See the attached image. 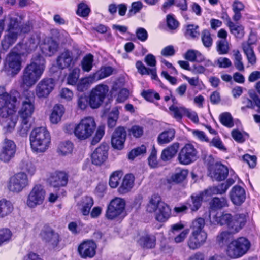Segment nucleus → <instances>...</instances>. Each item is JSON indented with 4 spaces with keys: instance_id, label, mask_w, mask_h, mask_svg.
Masks as SVG:
<instances>
[{
    "instance_id": "nucleus-1",
    "label": "nucleus",
    "mask_w": 260,
    "mask_h": 260,
    "mask_svg": "<svg viewBox=\"0 0 260 260\" xmlns=\"http://www.w3.org/2000/svg\"><path fill=\"white\" fill-rule=\"evenodd\" d=\"M17 99V107L20 103H21V107L19 111L21 120L19 132L21 136L24 137L27 135L31 126L30 120L35 110V96L31 92L27 90L24 91L21 95L19 94Z\"/></svg>"
},
{
    "instance_id": "nucleus-2",
    "label": "nucleus",
    "mask_w": 260,
    "mask_h": 260,
    "mask_svg": "<svg viewBox=\"0 0 260 260\" xmlns=\"http://www.w3.org/2000/svg\"><path fill=\"white\" fill-rule=\"evenodd\" d=\"M29 140L33 151L36 153H43L48 148L51 138L46 128L40 127L36 128L31 131Z\"/></svg>"
},
{
    "instance_id": "nucleus-3",
    "label": "nucleus",
    "mask_w": 260,
    "mask_h": 260,
    "mask_svg": "<svg viewBox=\"0 0 260 260\" xmlns=\"http://www.w3.org/2000/svg\"><path fill=\"white\" fill-rule=\"evenodd\" d=\"M18 95L19 93L16 91L0 94V115L2 117H6L15 112Z\"/></svg>"
},
{
    "instance_id": "nucleus-4",
    "label": "nucleus",
    "mask_w": 260,
    "mask_h": 260,
    "mask_svg": "<svg viewBox=\"0 0 260 260\" xmlns=\"http://www.w3.org/2000/svg\"><path fill=\"white\" fill-rule=\"evenodd\" d=\"M250 241L246 238L241 237L231 241L228 245L226 254L231 258L242 257L249 250Z\"/></svg>"
},
{
    "instance_id": "nucleus-5",
    "label": "nucleus",
    "mask_w": 260,
    "mask_h": 260,
    "mask_svg": "<svg viewBox=\"0 0 260 260\" xmlns=\"http://www.w3.org/2000/svg\"><path fill=\"white\" fill-rule=\"evenodd\" d=\"M95 127L94 119L91 117H87L82 119L74 127V133L78 139L85 140L92 135Z\"/></svg>"
},
{
    "instance_id": "nucleus-6",
    "label": "nucleus",
    "mask_w": 260,
    "mask_h": 260,
    "mask_svg": "<svg viewBox=\"0 0 260 260\" xmlns=\"http://www.w3.org/2000/svg\"><path fill=\"white\" fill-rule=\"evenodd\" d=\"M81 52L77 47H73L71 50H65L56 59L58 67L60 69H64L73 67L78 60Z\"/></svg>"
},
{
    "instance_id": "nucleus-7",
    "label": "nucleus",
    "mask_w": 260,
    "mask_h": 260,
    "mask_svg": "<svg viewBox=\"0 0 260 260\" xmlns=\"http://www.w3.org/2000/svg\"><path fill=\"white\" fill-rule=\"evenodd\" d=\"M43 72L32 64H27L23 71L21 77L23 86L30 87L35 85L41 78Z\"/></svg>"
},
{
    "instance_id": "nucleus-8",
    "label": "nucleus",
    "mask_w": 260,
    "mask_h": 260,
    "mask_svg": "<svg viewBox=\"0 0 260 260\" xmlns=\"http://www.w3.org/2000/svg\"><path fill=\"white\" fill-rule=\"evenodd\" d=\"M109 91L108 86L100 84L93 88L89 95V105L92 109L99 108L105 100Z\"/></svg>"
},
{
    "instance_id": "nucleus-9",
    "label": "nucleus",
    "mask_w": 260,
    "mask_h": 260,
    "mask_svg": "<svg viewBox=\"0 0 260 260\" xmlns=\"http://www.w3.org/2000/svg\"><path fill=\"white\" fill-rule=\"evenodd\" d=\"M198 151L191 144H186L179 152L177 159L180 164L187 165L195 161L198 158Z\"/></svg>"
},
{
    "instance_id": "nucleus-10",
    "label": "nucleus",
    "mask_w": 260,
    "mask_h": 260,
    "mask_svg": "<svg viewBox=\"0 0 260 260\" xmlns=\"http://www.w3.org/2000/svg\"><path fill=\"white\" fill-rule=\"evenodd\" d=\"M45 196V191L40 184L35 185L29 192L27 201V205L31 208L43 204Z\"/></svg>"
},
{
    "instance_id": "nucleus-11",
    "label": "nucleus",
    "mask_w": 260,
    "mask_h": 260,
    "mask_svg": "<svg viewBox=\"0 0 260 260\" xmlns=\"http://www.w3.org/2000/svg\"><path fill=\"white\" fill-rule=\"evenodd\" d=\"M28 185L27 176L24 172H20L10 178L8 188L12 192H19Z\"/></svg>"
},
{
    "instance_id": "nucleus-12",
    "label": "nucleus",
    "mask_w": 260,
    "mask_h": 260,
    "mask_svg": "<svg viewBox=\"0 0 260 260\" xmlns=\"http://www.w3.org/2000/svg\"><path fill=\"white\" fill-rule=\"evenodd\" d=\"M20 55L12 49L6 58L5 68L13 75L17 74L21 70V58Z\"/></svg>"
},
{
    "instance_id": "nucleus-13",
    "label": "nucleus",
    "mask_w": 260,
    "mask_h": 260,
    "mask_svg": "<svg viewBox=\"0 0 260 260\" xmlns=\"http://www.w3.org/2000/svg\"><path fill=\"white\" fill-rule=\"evenodd\" d=\"M125 206V201L120 198H115L112 200L108 206L106 217L113 219L120 215L124 211Z\"/></svg>"
},
{
    "instance_id": "nucleus-14",
    "label": "nucleus",
    "mask_w": 260,
    "mask_h": 260,
    "mask_svg": "<svg viewBox=\"0 0 260 260\" xmlns=\"http://www.w3.org/2000/svg\"><path fill=\"white\" fill-rule=\"evenodd\" d=\"M96 248L97 245L93 240H84L78 246V252L82 258H91L96 254Z\"/></svg>"
},
{
    "instance_id": "nucleus-15",
    "label": "nucleus",
    "mask_w": 260,
    "mask_h": 260,
    "mask_svg": "<svg viewBox=\"0 0 260 260\" xmlns=\"http://www.w3.org/2000/svg\"><path fill=\"white\" fill-rule=\"evenodd\" d=\"M54 86L55 81L52 78L43 79L36 87V94L39 98H46L53 90Z\"/></svg>"
},
{
    "instance_id": "nucleus-16",
    "label": "nucleus",
    "mask_w": 260,
    "mask_h": 260,
    "mask_svg": "<svg viewBox=\"0 0 260 260\" xmlns=\"http://www.w3.org/2000/svg\"><path fill=\"white\" fill-rule=\"evenodd\" d=\"M16 152V145L10 140L5 139L0 151V160L7 162L14 156Z\"/></svg>"
},
{
    "instance_id": "nucleus-17",
    "label": "nucleus",
    "mask_w": 260,
    "mask_h": 260,
    "mask_svg": "<svg viewBox=\"0 0 260 260\" xmlns=\"http://www.w3.org/2000/svg\"><path fill=\"white\" fill-rule=\"evenodd\" d=\"M41 236L43 241L53 248L57 247L60 241L59 234L49 227L42 230Z\"/></svg>"
},
{
    "instance_id": "nucleus-18",
    "label": "nucleus",
    "mask_w": 260,
    "mask_h": 260,
    "mask_svg": "<svg viewBox=\"0 0 260 260\" xmlns=\"http://www.w3.org/2000/svg\"><path fill=\"white\" fill-rule=\"evenodd\" d=\"M126 138V132L123 127L119 126L114 131L111 138V144L113 148L121 150Z\"/></svg>"
},
{
    "instance_id": "nucleus-19",
    "label": "nucleus",
    "mask_w": 260,
    "mask_h": 260,
    "mask_svg": "<svg viewBox=\"0 0 260 260\" xmlns=\"http://www.w3.org/2000/svg\"><path fill=\"white\" fill-rule=\"evenodd\" d=\"M229 174L228 168L220 163H216L209 170V176L213 180L221 181L224 180Z\"/></svg>"
},
{
    "instance_id": "nucleus-20",
    "label": "nucleus",
    "mask_w": 260,
    "mask_h": 260,
    "mask_svg": "<svg viewBox=\"0 0 260 260\" xmlns=\"http://www.w3.org/2000/svg\"><path fill=\"white\" fill-rule=\"evenodd\" d=\"M207 238L205 232H192L187 241L188 246L192 250L198 249L205 243Z\"/></svg>"
},
{
    "instance_id": "nucleus-21",
    "label": "nucleus",
    "mask_w": 260,
    "mask_h": 260,
    "mask_svg": "<svg viewBox=\"0 0 260 260\" xmlns=\"http://www.w3.org/2000/svg\"><path fill=\"white\" fill-rule=\"evenodd\" d=\"M108 146L102 144L93 151L91 155V162L96 166H100L108 158Z\"/></svg>"
},
{
    "instance_id": "nucleus-22",
    "label": "nucleus",
    "mask_w": 260,
    "mask_h": 260,
    "mask_svg": "<svg viewBox=\"0 0 260 260\" xmlns=\"http://www.w3.org/2000/svg\"><path fill=\"white\" fill-rule=\"evenodd\" d=\"M68 175L64 172H55L51 175L48 181L50 185L54 187L64 186L68 183Z\"/></svg>"
},
{
    "instance_id": "nucleus-23",
    "label": "nucleus",
    "mask_w": 260,
    "mask_h": 260,
    "mask_svg": "<svg viewBox=\"0 0 260 260\" xmlns=\"http://www.w3.org/2000/svg\"><path fill=\"white\" fill-rule=\"evenodd\" d=\"M37 47V44L34 38H30L24 43L19 42L13 48L20 55L29 53L35 50Z\"/></svg>"
},
{
    "instance_id": "nucleus-24",
    "label": "nucleus",
    "mask_w": 260,
    "mask_h": 260,
    "mask_svg": "<svg viewBox=\"0 0 260 260\" xmlns=\"http://www.w3.org/2000/svg\"><path fill=\"white\" fill-rule=\"evenodd\" d=\"M231 201L236 205H241L245 200V189L239 185L234 186L230 192Z\"/></svg>"
},
{
    "instance_id": "nucleus-25",
    "label": "nucleus",
    "mask_w": 260,
    "mask_h": 260,
    "mask_svg": "<svg viewBox=\"0 0 260 260\" xmlns=\"http://www.w3.org/2000/svg\"><path fill=\"white\" fill-rule=\"evenodd\" d=\"M155 212L156 220L160 222L166 221L171 215V209L165 203H160Z\"/></svg>"
},
{
    "instance_id": "nucleus-26",
    "label": "nucleus",
    "mask_w": 260,
    "mask_h": 260,
    "mask_svg": "<svg viewBox=\"0 0 260 260\" xmlns=\"http://www.w3.org/2000/svg\"><path fill=\"white\" fill-rule=\"evenodd\" d=\"M7 34L5 36L1 43L2 48L5 51H7L16 42L18 36L20 34V32L18 31H7Z\"/></svg>"
},
{
    "instance_id": "nucleus-27",
    "label": "nucleus",
    "mask_w": 260,
    "mask_h": 260,
    "mask_svg": "<svg viewBox=\"0 0 260 260\" xmlns=\"http://www.w3.org/2000/svg\"><path fill=\"white\" fill-rule=\"evenodd\" d=\"M179 148V143L175 142L164 149L161 154L160 158L164 161L171 160L176 154Z\"/></svg>"
},
{
    "instance_id": "nucleus-28",
    "label": "nucleus",
    "mask_w": 260,
    "mask_h": 260,
    "mask_svg": "<svg viewBox=\"0 0 260 260\" xmlns=\"http://www.w3.org/2000/svg\"><path fill=\"white\" fill-rule=\"evenodd\" d=\"M58 43L56 41L50 39L42 45V51L46 55L51 56L58 51Z\"/></svg>"
},
{
    "instance_id": "nucleus-29",
    "label": "nucleus",
    "mask_w": 260,
    "mask_h": 260,
    "mask_svg": "<svg viewBox=\"0 0 260 260\" xmlns=\"http://www.w3.org/2000/svg\"><path fill=\"white\" fill-rule=\"evenodd\" d=\"M93 203V200L90 197L85 196L82 198L78 203V206L83 215L86 216L89 214Z\"/></svg>"
},
{
    "instance_id": "nucleus-30",
    "label": "nucleus",
    "mask_w": 260,
    "mask_h": 260,
    "mask_svg": "<svg viewBox=\"0 0 260 260\" xmlns=\"http://www.w3.org/2000/svg\"><path fill=\"white\" fill-rule=\"evenodd\" d=\"M175 133V130L173 128H169L163 131L157 137L158 143L159 145H163L170 143L174 139Z\"/></svg>"
},
{
    "instance_id": "nucleus-31",
    "label": "nucleus",
    "mask_w": 260,
    "mask_h": 260,
    "mask_svg": "<svg viewBox=\"0 0 260 260\" xmlns=\"http://www.w3.org/2000/svg\"><path fill=\"white\" fill-rule=\"evenodd\" d=\"M134 177L132 174H127L123 179L122 183L118 188L120 194H125L131 190L134 185Z\"/></svg>"
},
{
    "instance_id": "nucleus-32",
    "label": "nucleus",
    "mask_w": 260,
    "mask_h": 260,
    "mask_svg": "<svg viewBox=\"0 0 260 260\" xmlns=\"http://www.w3.org/2000/svg\"><path fill=\"white\" fill-rule=\"evenodd\" d=\"M227 25L229 27L230 32L237 38H242L244 35V27L241 24H236L233 22L229 18Z\"/></svg>"
},
{
    "instance_id": "nucleus-33",
    "label": "nucleus",
    "mask_w": 260,
    "mask_h": 260,
    "mask_svg": "<svg viewBox=\"0 0 260 260\" xmlns=\"http://www.w3.org/2000/svg\"><path fill=\"white\" fill-rule=\"evenodd\" d=\"M246 222V216L245 214H237L233 216V219L232 220V224L236 226L237 229H232L231 233H235L238 232L240 230H241L245 225Z\"/></svg>"
},
{
    "instance_id": "nucleus-34",
    "label": "nucleus",
    "mask_w": 260,
    "mask_h": 260,
    "mask_svg": "<svg viewBox=\"0 0 260 260\" xmlns=\"http://www.w3.org/2000/svg\"><path fill=\"white\" fill-rule=\"evenodd\" d=\"M63 113V106L61 105H56L50 117L51 122L54 124L57 123L61 120Z\"/></svg>"
},
{
    "instance_id": "nucleus-35",
    "label": "nucleus",
    "mask_w": 260,
    "mask_h": 260,
    "mask_svg": "<svg viewBox=\"0 0 260 260\" xmlns=\"http://www.w3.org/2000/svg\"><path fill=\"white\" fill-rule=\"evenodd\" d=\"M136 66L138 72L142 74L151 75L152 79H157V76L156 74V68L149 69L146 68L143 63L140 61L136 62Z\"/></svg>"
},
{
    "instance_id": "nucleus-36",
    "label": "nucleus",
    "mask_w": 260,
    "mask_h": 260,
    "mask_svg": "<svg viewBox=\"0 0 260 260\" xmlns=\"http://www.w3.org/2000/svg\"><path fill=\"white\" fill-rule=\"evenodd\" d=\"M233 217L229 213L222 214L218 218L217 221L221 225H225L231 232L232 229H237L238 226L232 224Z\"/></svg>"
},
{
    "instance_id": "nucleus-37",
    "label": "nucleus",
    "mask_w": 260,
    "mask_h": 260,
    "mask_svg": "<svg viewBox=\"0 0 260 260\" xmlns=\"http://www.w3.org/2000/svg\"><path fill=\"white\" fill-rule=\"evenodd\" d=\"M13 210V206L9 201L6 200H0V218H3Z\"/></svg>"
},
{
    "instance_id": "nucleus-38",
    "label": "nucleus",
    "mask_w": 260,
    "mask_h": 260,
    "mask_svg": "<svg viewBox=\"0 0 260 260\" xmlns=\"http://www.w3.org/2000/svg\"><path fill=\"white\" fill-rule=\"evenodd\" d=\"M228 188L224 183H221L216 186H212L209 187L204 190V192L207 196H212L213 194H223L226 190Z\"/></svg>"
},
{
    "instance_id": "nucleus-39",
    "label": "nucleus",
    "mask_w": 260,
    "mask_h": 260,
    "mask_svg": "<svg viewBox=\"0 0 260 260\" xmlns=\"http://www.w3.org/2000/svg\"><path fill=\"white\" fill-rule=\"evenodd\" d=\"M243 51L247 57L248 62L251 65H254L256 62V57L252 46L248 44H242Z\"/></svg>"
},
{
    "instance_id": "nucleus-40",
    "label": "nucleus",
    "mask_w": 260,
    "mask_h": 260,
    "mask_svg": "<svg viewBox=\"0 0 260 260\" xmlns=\"http://www.w3.org/2000/svg\"><path fill=\"white\" fill-rule=\"evenodd\" d=\"M156 239L154 236L146 235L141 237L139 240L140 244L144 248H153L155 246Z\"/></svg>"
},
{
    "instance_id": "nucleus-41",
    "label": "nucleus",
    "mask_w": 260,
    "mask_h": 260,
    "mask_svg": "<svg viewBox=\"0 0 260 260\" xmlns=\"http://www.w3.org/2000/svg\"><path fill=\"white\" fill-rule=\"evenodd\" d=\"M160 203H164L161 201L160 197L157 195L154 194L152 196L150 199L149 202L147 206V211L149 212L152 213L158 208Z\"/></svg>"
},
{
    "instance_id": "nucleus-42",
    "label": "nucleus",
    "mask_w": 260,
    "mask_h": 260,
    "mask_svg": "<svg viewBox=\"0 0 260 260\" xmlns=\"http://www.w3.org/2000/svg\"><path fill=\"white\" fill-rule=\"evenodd\" d=\"M20 169L32 175L36 171V168L29 158L23 159L19 164Z\"/></svg>"
},
{
    "instance_id": "nucleus-43",
    "label": "nucleus",
    "mask_w": 260,
    "mask_h": 260,
    "mask_svg": "<svg viewBox=\"0 0 260 260\" xmlns=\"http://www.w3.org/2000/svg\"><path fill=\"white\" fill-rule=\"evenodd\" d=\"M185 58L190 61L201 62L204 60L202 54L197 50H189L185 54Z\"/></svg>"
},
{
    "instance_id": "nucleus-44",
    "label": "nucleus",
    "mask_w": 260,
    "mask_h": 260,
    "mask_svg": "<svg viewBox=\"0 0 260 260\" xmlns=\"http://www.w3.org/2000/svg\"><path fill=\"white\" fill-rule=\"evenodd\" d=\"M188 174V170L181 169L172 174L171 177V179L173 182L176 183H180L186 179Z\"/></svg>"
},
{
    "instance_id": "nucleus-45",
    "label": "nucleus",
    "mask_w": 260,
    "mask_h": 260,
    "mask_svg": "<svg viewBox=\"0 0 260 260\" xmlns=\"http://www.w3.org/2000/svg\"><path fill=\"white\" fill-rule=\"evenodd\" d=\"M210 205L212 209H219L228 206L227 200L224 197H214L210 202Z\"/></svg>"
},
{
    "instance_id": "nucleus-46",
    "label": "nucleus",
    "mask_w": 260,
    "mask_h": 260,
    "mask_svg": "<svg viewBox=\"0 0 260 260\" xmlns=\"http://www.w3.org/2000/svg\"><path fill=\"white\" fill-rule=\"evenodd\" d=\"M169 110L171 111V115L178 121L180 120L183 115L185 114L186 109L183 107H178L177 106L172 105L169 107Z\"/></svg>"
},
{
    "instance_id": "nucleus-47",
    "label": "nucleus",
    "mask_w": 260,
    "mask_h": 260,
    "mask_svg": "<svg viewBox=\"0 0 260 260\" xmlns=\"http://www.w3.org/2000/svg\"><path fill=\"white\" fill-rule=\"evenodd\" d=\"M119 110L117 107L114 108L109 113L108 118V126L110 128L114 127L119 117Z\"/></svg>"
},
{
    "instance_id": "nucleus-48",
    "label": "nucleus",
    "mask_w": 260,
    "mask_h": 260,
    "mask_svg": "<svg viewBox=\"0 0 260 260\" xmlns=\"http://www.w3.org/2000/svg\"><path fill=\"white\" fill-rule=\"evenodd\" d=\"M45 63V60L41 55L35 54L31 59V62L29 64H32L37 69H40L41 71L44 72Z\"/></svg>"
},
{
    "instance_id": "nucleus-49",
    "label": "nucleus",
    "mask_w": 260,
    "mask_h": 260,
    "mask_svg": "<svg viewBox=\"0 0 260 260\" xmlns=\"http://www.w3.org/2000/svg\"><path fill=\"white\" fill-rule=\"evenodd\" d=\"M93 56L92 54H88L85 56L81 61L82 70L85 72H89L93 67Z\"/></svg>"
},
{
    "instance_id": "nucleus-50",
    "label": "nucleus",
    "mask_w": 260,
    "mask_h": 260,
    "mask_svg": "<svg viewBox=\"0 0 260 260\" xmlns=\"http://www.w3.org/2000/svg\"><path fill=\"white\" fill-rule=\"evenodd\" d=\"M80 74V69L74 68L69 74L67 78V83L69 85H75L77 84Z\"/></svg>"
},
{
    "instance_id": "nucleus-51",
    "label": "nucleus",
    "mask_w": 260,
    "mask_h": 260,
    "mask_svg": "<svg viewBox=\"0 0 260 260\" xmlns=\"http://www.w3.org/2000/svg\"><path fill=\"white\" fill-rule=\"evenodd\" d=\"M92 77H86L80 80L77 84V89L79 91L83 92L86 90L92 83Z\"/></svg>"
},
{
    "instance_id": "nucleus-52",
    "label": "nucleus",
    "mask_w": 260,
    "mask_h": 260,
    "mask_svg": "<svg viewBox=\"0 0 260 260\" xmlns=\"http://www.w3.org/2000/svg\"><path fill=\"white\" fill-rule=\"evenodd\" d=\"M205 222L204 218L199 217L196 218L192 222L191 229L192 230V232H205L203 228L205 226Z\"/></svg>"
},
{
    "instance_id": "nucleus-53",
    "label": "nucleus",
    "mask_w": 260,
    "mask_h": 260,
    "mask_svg": "<svg viewBox=\"0 0 260 260\" xmlns=\"http://www.w3.org/2000/svg\"><path fill=\"white\" fill-rule=\"evenodd\" d=\"M205 195L206 194L205 193L204 191H203L199 194L191 196V200L192 202V206L191 207L192 211H196L199 209L201 206L202 201Z\"/></svg>"
},
{
    "instance_id": "nucleus-54",
    "label": "nucleus",
    "mask_w": 260,
    "mask_h": 260,
    "mask_svg": "<svg viewBox=\"0 0 260 260\" xmlns=\"http://www.w3.org/2000/svg\"><path fill=\"white\" fill-rule=\"evenodd\" d=\"M234 65L236 68L240 71H244V64L242 61V56L238 50H234Z\"/></svg>"
},
{
    "instance_id": "nucleus-55",
    "label": "nucleus",
    "mask_w": 260,
    "mask_h": 260,
    "mask_svg": "<svg viewBox=\"0 0 260 260\" xmlns=\"http://www.w3.org/2000/svg\"><path fill=\"white\" fill-rule=\"evenodd\" d=\"M73 149V145L71 142L66 141L60 144L58 150L62 155L71 153Z\"/></svg>"
},
{
    "instance_id": "nucleus-56",
    "label": "nucleus",
    "mask_w": 260,
    "mask_h": 260,
    "mask_svg": "<svg viewBox=\"0 0 260 260\" xmlns=\"http://www.w3.org/2000/svg\"><path fill=\"white\" fill-rule=\"evenodd\" d=\"M11 115L5 117L6 119L2 121V124L4 129L7 132H11L15 127L16 121L12 119Z\"/></svg>"
},
{
    "instance_id": "nucleus-57",
    "label": "nucleus",
    "mask_w": 260,
    "mask_h": 260,
    "mask_svg": "<svg viewBox=\"0 0 260 260\" xmlns=\"http://www.w3.org/2000/svg\"><path fill=\"white\" fill-rule=\"evenodd\" d=\"M90 12V9L85 3H81L78 6V9L76 11V13L79 16L85 17L88 16Z\"/></svg>"
},
{
    "instance_id": "nucleus-58",
    "label": "nucleus",
    "mask_w": 260,
    "mask_h": 260,
    "mask_svg": "<svg viewBox=\"0 0 260 260\" xmlns=\"http://www.w3.org/2000/svg\"><path fill=\"white\" fill-rule=\"evenodd\" d=\"M220 120L221 123L229 127H232L234 125L233 118L229 113H223L220 116Z\"/></svg>"
},
{
    "instance_id": "nucleus-59",
    "label": "nucleus",
    "mask_w": 260,
    "mask_h": 260,
    "mask_svg": "<svg viewBox=\"0 0 260 260\" xmlns=\"http://www.w3.org/2000/svg\"><path fill=\"white\" fill-rule=\"evenodd\" d=\"M121 177V173L120 171L114 172L110 176L109 179V185L112 188H116Z\"/></svg>"
},
{
    "instance_id": "nucleus-60",
    "label": "nucleus",
    "mask_w": 260,
    "mask_h": 260,
    "mask_svg": "<svg viewBox=\"0 0 260 260\" xmlns=\"http://www.w3.org/2000/svg\"><path fill=\"white\" fill-rule=\"evenodd\" d=\"M146 148L142 145L132 149L128 154V158L133 160L136 156L146 153Z\"/></svg>"
},
{
    "instance_id": "nucleus-61",
    "label": "nucleus",
    "mask_w": 260,
    "mask_h": 260,
    "mask_svg": "<svg viewBox=\"0 0 260 260\" xmlns=\"http://www.w3.org/2000/svg\"><path fill=\"white\" fill-rule=\"evenodd\" d=\"M199 26L190 24L187 25L185 32V36L190 37L192 38L198 37L199 36Z\"/></svg>"
},
{
    "instance_id": "nucleus-62",
    "label": "nucleus",
    "mask_w": 260,
    "mask_h": 260,
    "mask_svg": "<svg viewBox=\"0 0 260 260\" xmlns=\"http://www.w3.org/2000/svg\"><path fill=\"white\" fill-rule=\"evenodd\" d=\"M202 41L206 47H210L212 44V39L208 30H204L201 34Z\"/></svg>"
},
{
    "instance_id": "nucleus-63",
    "label": "nucleus",
    "mask_w": 260,
    "mask_h": 260,
    "mask_svg": "<svg viewBox=\"0 0 260 260\" xmlns=\"http://www.w3.org/2000/svg\"><path fill=\"white\" fill-rule=\"evenodd\" d=\"M113 71V70L111 67H104L101 69L99 72L94 74V77L98 76V78H104L111 75Z\"/></svg>"
},
{
    "instance_id": "nucleus-64",
    "label": "nucleus",
    "mask_w": 260,
    "mask_h": 260,
    "mask_svg": "<svg viewBox=\"0 0 260 260\" xmlns=\"http://www.w3.org/2000/svg\"><path fill=\"white\" fill-rule=\"evenodd\" d=\"M143 7V4L140 1L134 2L132 3L131 7L128 11V15L132 16L139 12Z\"/></svg>"
}]
</instances>
